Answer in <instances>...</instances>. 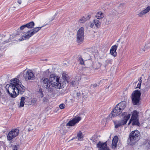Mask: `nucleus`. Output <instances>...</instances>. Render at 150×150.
<instances>
[{
	"label": "nucleus",
	"instance_id": "obj_1",
	"mask_svg": "<svg viewBox=\"0 0 150 150\" xmlns=\"http://www.w3.org/2000/svg\"><path fill=\"white\" fill-rule=\"evenodd\" d=\"M10 84L6 86V88L10 96L15 98L20 93L22 94L25 91V88L19 79L15 78L11 80Z\"/></svg>",
	"mask_w": 150,
	"mask_h": 150
},
{
	"label": "nucleus",
	"instance_id": "obj_2",
	"mask_svg": "<svg viewBox=\"0 0 150 150\" xmlns=\"http://www.w3.org/2000/svg\"><path fill=\"white\" fill-rule=\"evenodd\" d=\"M63 82L59 79V77L54 74H51L50 76V81L52 86L57 88H61L63 85L66 84V82L69 83L70 78L68 75L65 74H62Z\"/></svg>",
	"mask_w": 150,
	"mask_h": 150
},
{
	"label": "nucleus",
	"instance_id": "obj_3",
	"mask_svg": "<svg viewBox=\"0 0 150 150\" xmlns=\"http://www.w3.org/2000/svg\"><path fill=\"white\" fill-rule=\"evenodd\" d=\"M126 103L125 101H122L117 104L112 110L110 116L112 117L117 116L120 114L122 110L125 108Z\"/></svg>",
	"mask_w": 150,
	"mask_h": 150
},
{
	"label": "nucleus",
	"instance_id": "obj_4",
	"mask_svg": "<svg viewBox=\"0 0 150 150\" xmlns=\"http://www.w3.org/2000/svg\"><path fill=\"white\" fill-rule=\"evenodd\" d=\"M122 115L124 116L122 120H116L114 122L115 127V128H118L126 124L131 116L130 114H127V112H125L123 113Z\"/></svg>",
	"mask_w": 150,
	"mask_h": 150
},
{
	"label": "nucleus",
	"instance_id": "obj_5",
	"mask_svg": "<svg viewBox=\"0 0 150 150\" xmlns=\"http://www.w3.org/2000/svg\"><path fill=\"white\" fill-rule=\"evenodd\" d=\"M141 93L138 90L134 91L132 94V103L134 105L139 104L140 99Z\"/></svg>",
	"mask_w": 150,
	"mask_h": 150
},
{
	"label": "nucleus",
	"instance_id": "obj_6",
	"mask_svg": "<svg viewBox=\"0 0 150 150\" xmlns=\"http://www.w3.org/2000/svg\"><path fill=\"white\" fill-rule=\"evenodd\" d=\"M84 30V28L81 27L79 29L77 33L76 41L80 44L83 42V41Z\"/></svg>",
	"mask_w": 150,
	"mask_h": 150
},
{
	"label": "nucleus",
	"instance_id": "obj_7",
	"mask_svg": "<svg viewBox=\"0 0 150 150\" xmlns=\"http://www.w3.org/2000/svg\"><path fill=\"white\" fill-rule=\"evenodd\" d=\"M140 133L138 130L132 131L129 134V138L130 141L132 143L137 141L139 138Z\"/></svg>",
	"mask_w": 150,
	"mask_h": 150
},
{
	"label": "nucleus",
	"instance_id": "obj_8",
	"mask_svg": "<svg viewBox=\"0 0 150 150\" xmlns=\"http://www.w3.org/2000/svg\"><path fill=\"white\" fill-rule=\"evenodd\" d=\"M81 118L79 116H75L72 119L70 120L66 124V126L68 128L70 127L74 126L81 120Z\"/></svg>",
	"mask_w": 150,
	"mask_h": 150
},
{
	"label": "nucleus",
	"instance_id": "obj_9",
	"mask_svg": "<svg viewBox=\"0 0 150 150\" xmlns=\"http://www.w3.org/2000/svg\"><path fill=\"white\" fill-rule=\"evenodd\" d=\"M19 131L18 129H15L10 131L7 136V139L8 140H11L13 139L18 136L19 134Z\"/></svg>",
	"mask_w": 150,
	"mask_h": 150
},
{
	"label": "nucleus",
	"instance_id": "obj_10",
	"mask_svg": "<svg viewBox=\"0 0 150 150\" xmlns=\"http://www.w3.org/2000/svg\"><path fill=\"white\" fill-rule=\"evenodd\" d=\"M23 77L26 81L33 80L35 78L34 74L30 70L26 71L24 74Z\"/></svg>",
	"mask_w": 150,
	"mask_h": 150
},
{
	"label": "nucleus",
	"instance_id": "obj_11",
	"mask_svg": "<svg viewBox=\"0 0 150 150\" xmlns=\"http://www.w3.org/2000/svg\"><path fill=\"white\" fill-rule=\"evenodd\" d=\"M88 54L87 53H85L83 57L80 56L78 59V61L80 64L81 65H84V61L89 59Z\"/></svg>",
	"mask_w": 150,
	"mask_h": 150
},
{
	"label": "nucleus",
	"instance_id": "obj_12",
	"mask_svg": "<svg viewBox=\"0 0 150 150\" xmlns=\"http://www.w3.org/2000/svg\"><path fill=\"white\" fill-rule=\"evenodd\" d=\"M42 84L43 87L46 88H49L50 86V81L47 78L42 79Z\"/></svg>",
	"mask_w": 150,
	"mask_h": 150
},
{
	"label": "nucleus",
	"instance_id": "obj_13",
	"mask_svg": "<svg viewBox=\"0 0 150 150\" xmlns=\"http://www.w3.org/2000/svg\"><path fill=\"white\" fill-rule=\"evenodd\" d=\"M97 146L99 148V150H109L106 142L103 143L99 142L97 144Z\"/></svg>",
	"mask_w": 150,
	"mask_h": 150
},
{
	"label": "nucleus",
	"instance_id": "obj_14",
	"mask_svg": "<svg viewBox=\"0 0 150 150\" xmlns=\"http://www.w3.org/2000/svg\"><path fill=\"white\" fill-rule=\"evenodd\" d=\"M150 11V6H148L144 9L140 11L137 14V15L139 17H143L145 15L149 12Z\"/></svg>",
	"mask_w": 150,
	"mask_h": 150
},
{
	"label": "nucleus",
	"instance_id": "obj_15",
	"mask_svg": "<svg viewBox=\"0 0 150 150\" xmlns=\"http://www.w3.org/2000/svg\"><path fill=\"white\" fill-rule=\"evenodd\" d=\"M118 141V138L117 136H115L112 139L111 145V147L114 150L116 149L117 146V143Z\"/></svg>",
	"mask_w": 150,
	"mask_h": 150
},
{
	"label": "nucleus",
	"instance_id": "obj_16",
	"mask_svg": "<svg viewBox=\"0 0 150 150\" xmlns=\"http://www.w3.org/2000/svg\"><path fill=\"white\" fill-rule=\"evenodd\" d=\"M11 36L12 37V38L13 37L12 35H10V39L3 42L2 41V37L1 35H0V51L2 50L4 48V47H3V44L6 43L8 42H10V40L11 39Z\"/></svg>",
	"mask_w": 150,
	"mask_h": 150
},
{
	"label": "nucleus",
	"instance_id": "obj_17",
	"mask_svg": "<svg viewBox=\"0 0 150 150\" xmlns=\"http://www.w3.org/2000/svg\"><path fill=\"white\" fill-rule=\"evenodd\" d=\"M33 35L30 31H28L24 35L22 36L20 38V40H23L29 39L31 36Z\"/></svg>",
	"mask_w": 150,
	"mask_h": 150
},
{
	"label": "nucleus",
	"instance_id": "obj_18",
	"mask_svg": "<svg viewBox=\"0 0 150 150\" xmlns=\"http://www.w3.org/2000/svg\"><path fill=\"white\" fill-rule=\"evenodd\" d=\"M118 46L115 45L112 46L110 50V54L114 56V57H116L117 55V52L116 51Z\"/></svg>",
	"mask_w": 150,
	"mask_h": 150
},
{
	"label": "nucleus",
	"instance_id": "obj_19",
	"mask_svg": "<svg viewBox=\"0 0 150 150\" xmlns=\"http://www.w3.org/2000/svg\"><path fill=\"white\" fill-rule=\"evenodd\" d=\"M92 67H90V69H100L101 65V64L100 62H97V63L93 64L92 63Z\"/></svg>",
	"mask_w": 150,
	"mask_h": 150
},
{
	"label": "nucleus",
	"instance_id": "obj_20",
	"mask_svg": "<svg viewBox=\"0 0 150 150\" xmlns=\"http://www.w3.org/2000/svg\"><path fill=\"white\" fill-rule=\"evenodd\" d=\"M112 62V59L110 58L107 59L103 62V64L105 67H106L109 64H111Z\"/></svg>",
	"mask_w": 150,
	"mask_h": 150
},
{
	"label": "nucleus",
	"instance_id": "obj_21",
	"mask_svg": "<svg viewBox=\"0 0 150 150\" xmlns=\"http://www.w3.org/2000/svg\"><path fill=\"white\" fill-rule=\"evenodd\" d=\"M42 27H36L35 28L33 29V30H30L32 33V35H33L37 33L41 29Z\"/></svg>",
	"mask_w": 150,
	"mask_h": 150
},
{
	"label": "nucleus",
	"instance_id": "obj_22",
	"mask_svg": "<svg viewBox=\"0 0 150 150\" xmlns=\"http://www.w3.org/2000/svg\"><path fill=\"white\" fill-rule=\"evenodd\" d=\"M42 27H36L35 28L33 29V30H30L32 33V35H33L37 33L41 29Z\"/></svg>",
	"mask_w": 150,
	"mask_h": 150
},
{
	"label": "nucleus",
	"instance_id": "obj_23",
	"mask_svg": "<svg viewBox=\"0 0 150 150\" xmlns=\"http://www.w3.org/2000/svg\"><path fill=\"white\" fill-rule=\"evenodd\" d=\"M96 17L98 19H100L103 17L104 15L102 12H99L96 14Z\"/></svg>",
	"mask_w": 150,
	"mask_h": 150
},
{
	"label": "nucleus",
	"instance_id": "obj_24",
	"mask_svg": "<svg viewBox=\"0 0 150 150\" xmlns=\"http://www.w3.org/2000/svg\"><path fill=\"white\" fill-rule=\"evenodd\" d=\"M132 121L133 125H136L139 126H140V124L139 122L138 119H133Z\"/></svg>",
	"mask_w": 150,
	"mask_h": 150
},
{
	"label": "nucleus",
	"instance_id": "obj_25",
	"mask_svg": "<svg viewBox=\"0 0 150 150\" xmlns=\"http://www.w3.org/2000/svg\"><path fill=\"white\" fill-rule=\"evenodd\" d=\"M35 23L33 22H30L25 24L26 28H33Z\"/></svg>",
	"mask_w": 150,
	"mask_h": 150
},
{
	"label": "nucleus",
	"instance_id": "obj_26",
	"mask_svg": "<svg viewBox=\"0 0 150 150\" xmlns=\"http://www.w3.org/2000/svg\"><path fill=\"white\" fill-rule=\"evenodd\" d=\"M138 113L137 111L136 110L134 111L131 119H132V120L133 119H138Z\"/></svg>",
	"mask_w": 150,
	"mask_h": 150
},
{
	"label": "nucleus",
	"instance_id": "obj_27",
	"mask_svg": "<svg viewBox=\"0 0 150 150\" xmlns=\"http://www.w3.org/2000/svg\"><path fill=\"white\" fill-rule=\"evenodd\" d=\"M93 22L94 24L97 28H98L100 27L101 22L98 20L95 19L93 21Z\"/></svg>",
	"mask_w": 150,
	"mask_h": 150
},
{
	"label": "nucleus",
	"instance_id": "obj_28",
	"mask_svg": "<svg viewBox=\"0 0 150 150\" xmlns=\"http://www.w3.org/2000/svg\"><path fill=\"white\" fill-rule=\"evenodd\" d=\"M25 97H22L21 99V101L19 107H23L25 103Z\"/></svg>",
	"mask_w": 150,
	"mask_h": 150
},
{
	"label": "nucleus",
	"instance_id": "obj_29",
	"mask_svg": "<svg viewBox=\"0 0 150 150\" xmlns=\"http://www.w3.org/2000/svg\"><path fill=\"white\" fill-rule=\"evenodd\" d=\"M83 137L82 132L80 131L77 134V137L78 138V139L80 141H81L82 139V138Z\"/></svg>",
	"mask_w": 150,
	"mask_h": 150
},
{
	"label": "nucleus",
	"instance_id": "obj_30",
	"mask_svg": "<svg viewBox=\"0 0 150 150\" xmlns=\"http://www.w3.org/2000/svg\"><path fill=\"white\" fill-rule=\"evenodd\" d=\"M86 21V18L84 17H83L79 20L78 21L79 23H83L85 22Z\"/></svg>",
	"mask_w": 150,
	"mask_h": 150
},
{
	"label": "nucleus",
	"instance_id": "obj_31",
	"mask_svg": "<svg viewBox=\"0 0 150 150\" xmlns=\"http://www.w3.org/2000/svg\"><path fill=\"white\" fill-rule=\"evenodd\" d=\"M142 77H140L138 79V81H139L138 83L137 84V86L136 87V88H140L141 84L142 82Z\"/></svg>",
	"mask_w": 150,
	"mask_h": 150
},
{
	"label": "nucleus",
	"instance_id": "obj_32",
	"mask_svg": "<svg viewBox=\"0 0 150 150\" xmlns=\"http://www.w3.org/2000/svg\"><path fill=\"white\" fill-rule=\"evenodd\" d=\"M113 17L115 18H118L120 17V15L118 13L115 11L114 13L113 14Z\"/></svg>",
	"mask_w": 150,
	"mask_h": 150
},
{
	"label": "nucleus",
	"instance_id": "obj_33",
	"mask_svg": "<svg viewBox=\"0 0 150 150\" xmlns=\"http://www.w3.org/2000/svg\"><path fill=\"white\" fill-rule=\"evenodd\" d=\"M37 102V100L35 98H33L31 101L28 102V105H31L32 103L35 104Z\"/></svg>",
	"mask_w": 150,
	"mask_h": 150
},
{
	"label": "nucleus",
	"instance_id": "obj_34",
	"mask_svg": "<svg viewBox=\"0 0 150 150\" xmlns=\"http://www.w3.org/2000/svg\"><path fill=\"white\" fill-rule=\"evenodd\" d=\"M35 125L34 124H33L31 125H30L28 129V131H29L33 130V129L35 128Z\"/></svg>",
	"mask_w": 150,
	"mask_h": 150
},
{
	"label": "nucleus",
	"instance_id": "obj_35",
	"mask_svg": "<svg viewBox=\"0 0 150 150\" xmlns=\"http://www.w3.org/2000/svg\"><path fill=\"white\" fill-rule=\"evenodd\" d=\"M150 88V84H149L148 83L147 85H146L144 89V90L145 91H148L149 89Z\"/></svg>",
	"mask_w": 150,
	"mask_h": 150
},
{
	"label": "nucleus",
	"instance_id": "obj_36",
	"mask_svg": "<svg viewBox=\"0 0 150 150\" xmlns=\"http://www.w3.org/2000/svg\"><path fill=\"white\" fill-rule=\"evenodd\" d=\"M52 87H53L52 86L51 87L50 86L49 88H47V89H48V90L49 92H53L54 91V90L55 89H54Z\"/></svg>",
	"mask_w": 150,
	"mask_h": 150
},
{
	"label": "nucleus",
	"instance_id": "obj_37",
	"mask_svg": "<svg viewBox=\"0 0 150 150\" xmlns=\"http://www.w3.org/2000/svg\"><path fill=\"white\" fill-rule=\"evenodd\" d=\"M76 98L78 99H80L81 97V94L79 92H77L76 94Z\"/></svg>",
	"mask_w": 150,
	"mask_h": 150
},
{
	"label": "nucleus",
	"instance_id": "obj_38",
	"mask_svg": "<svg viewBox=\"0 0 150 150\" xmlns=\"http://www.w3.org/2000/svg\"><path fill=\"white\" fill-rule=\"evenodd\" d=\"M145 144L146 145L148 146L149 145V147H150V140H147L145 141Z\"/></svg>",
	"mask_w": 150,
	"mask_h": 150
},
{
	"label": "nucleus",
	"instance_id": "obj_39",
	"mask_svg": "<svg viewBox=\"0 0 150 150\" xmlns=\"http://www.w3.org/2000/svg\"><path fill=\"white\" fill-rule=\"evenodd\" d=\"M59 108L61 109H64L65 107V105L64 104L62 103L59 105Z\"/></svg>",
	"mask_w": 150,
	"mask_h": 150
},
{
	"label": "nucleus",
	"instance_id": "obj_40",
	"mask_svg": "<svg viewBox=\"0 0 150 150\" xmlns=\"http://www.w3.org/2000/svg\"><path fill=\"white\" fill-rule=\"evenodd\" d=\"M94 22H89L88 23V25L91 28H93L94 25Z\"/></svg>",
	"mask_w": 150,
	"mask_h": 150
},
{
	"label": "nucleus",
	"instance_id": "obj_41",
	"mask_svg": "<svg viewBox=\"0 0 150 150\" xmlns=\"http://www.w3.org/2000/svg\"><path fill=\"white\" fill-rule=\"evenodd\" d=\"M145 49H147L150 48V44L149 42L147 43L145 46Z\"/></svg>",
	"mask_w": 150,
	"mask_h": 150
},
{
	"label": "nucleus",
	"instance_id": "obj_42",
	"mask_svg": "<svg viewBox=\"0 0 150 150\" xmlns=\"http://www.w3.org/2000/svg\"><path fill=\"white\" fill-rule=\"evenodd\" d=\"M13 150H17L18 147L16 145H14L12 146Z\"/></svg>",
	"mask_w": 150,
	"mask_h": 150
},
{
	"label": "nucleus",
	"instance_id": "obj_43",
	"mask_svg": "<svg viewBox=\"0 0 150 150\" xmlns=\"http://www.w3.org/2000/svg\"><path fill=\"white\" fill-rule=\"evenodd\" d=\"M64 127L63 125H61L60 127V130H59L61 133H62L64 131Z\"/></svg>",
	"mask_w": 150,
	"mask_h": 150
},
{
	"label": "nucleus",
	"instance_id": "obj_44",
	"mask_svg": "<svg viewBox=\"0 0 150 150\" xmlns=\"http://www.w3.org/2000/svg\"><path fill=\"white\" fill-rule=\"evenodd\" d=\"M48 101V99L46 97H44L42 100L43 102L45 103H47Z\"/></svg>",
	"mask_w": 150,
	"mask_h": 150
},
{
	"label": "nucleus",
	"instance_id": "obj_45",
	"mask_svg": "<svg viewBox=\"0 0 150 150\" xmlns=\"http://www.w3.org/2000/svg\"><path fill=\"white\" fill-rule=\"evenodd\" d=\"M25 28H26V26H25V25H22L20 27V28L21 30H22L24 29Z\"/></svg>",
	"mask_w": 150,
	"mask_h": 150
},
{
	"label": "nucleus",
	"instance_id": "obj_46",
	"mask_svg": "<svg viewBox=\"0 0 150 150\" xmlns=\"http://www.w3.org/2000/svg\"><path fill=\"white\" fill-rule=\"evenodd\" d=\"M71 85L73 86H74L76 85V82L75 81H72L71 83Z\"/></svg>",
	"mask_w": 150,
	"mask_h": 150
},
{
	"label": "nucleus",
	"instance_id": "obj_47",
	"mask_svg": "<svg viewBox=\"0 0 150 150\" xmlns=\"http://www.w3.org/2000/svg\"><path fill=\"white\" fill-rule=\"evenodd\" d=\"M40 96L41 98H42L43 97V94L42 93V91H41L40 92Z\"/></svg>",
	"mask_w": 150,
	"mask_h": 150
},
{
	"label": "nucleus",
	"instance_id": "obj_48",
	"mask_svg": "<svg viewBox=\"0 0 150 150\" xmlns=\"http://www.w3.org/2000/svg\"><path fill=\"white\" fill-rule=\"evenodd\" d=\"M23 1V0H18V3L19 4H21L22 3V1Z\"/></svg>",
	"mask_w": 150,
	"mask_h": 150
},
{
	"label": "nucleus",
	"instance_id": "obj_49",
	"mask_svg": "<svg viewBox=\"0 0 150 150\" xmlns=\"http://www.w3.org/2000/svg\"><path fill=\"white\" fill-rule=\"evenodd\" d=\"M57 15V13H56L54 14V16H53V17L52 18L51 20V21H52L53 20V19H54L55 18V16Z\"/></svg>",
	"mask_w": 150,
	"mask_h": 150
},
{
	"label": "nucleus",
	"instance_id": "obj_50",
	"mask_svg": "<svg viewBox=\"0 0 150 150\" xmlns=\"http://www.w3.org/2000/svg\"><path fill=\"white\" fill-rule=\"evenodd\" d=\"M147 82L149 84H150V76H149L148 78L147 79Z\"/></svg>",
	"mask_w": 150,
	"mask_h": 150
},
{
	"label": "nucleus",
	"instance_id": "obj_51",
	"mask_svg": "<svg viewBox=\"0 0 150 150\" xmlns=\"http://www.w3.org/2000/svg\"><path fill=\"white\" fill-rule=\"evenodd\" d=\"M132 119H131L129 122L128 124V125H129L130 124V123L131 122H132Z\"/></svg>",
	"mask_w": 150,
	"mask_h": 150
},
{
	"label": "nucleus",
	"instance_id": "obj_52",
	"mask_svg": "<svg viewBox=\"0 0 150 150\" xmlns=\"http://www.w3.org/2000/svg\"><path fill=\"white\" fill-rule=\"evenodd\" d=\"M93 87H96V84H93Z\"/></svg>",
	"mask_w": 150,
	"mask_h": 150
},
{
	"label": "nucleus",
	"instance_id": "obj_53",
	"mask_svg": "<svg viewBox=\"0 0 150 150\" xmlns=\"http://www.w3.org/2000/svg\"><path fill=\"white\" fill-rule=\"evenodd\" d=\"M30 100V99H28V100H27V99H26V100H25L26 102L27 101H28V100Z\"/></svg>",
	"mask_w": 150,
	"mask_h": 150
},
{
	"label": "nucleus",
	"instance_id": "obj_54",
	"mask_svg": "<svg viewBox=\"0 0 150 150\" xmlns=\"http://www.w3.org/2000/svg\"><path fill=\"white\" fill-rule=\"evenodd\" d=\"M144 51V50H143V51Z\"/></svg>",
	"mask_w": 150,
	"mask_h": 150
},
{
	"label": "nucleus",
	"instance_id": "obj_55",
	"mask_svg": "<svg viewBox=\"0 0 150 150\" xmlns=\"http://www.w3.org/2000/svg\"><path fill=\"white\" fill-rule=\"evenodd\" d=\"M149 44H150V42H149Z\"/></svg>",
	"mask_w": 150,
	"mask_h": 150
}]
</instances>
